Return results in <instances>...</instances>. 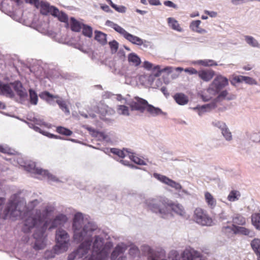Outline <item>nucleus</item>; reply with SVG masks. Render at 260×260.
I'll return each mask as SVG.
<instances>
[{"label":"nucleus","mask_w":260,"mask_h":260,"mask_svg":"<svg viewBox=\"0 0 260 260\" xmlns=\"http://www.w3.org/2000/svg\"><path fill=\"white\" fill-rule=\"evenodd\" d=\"M74 230V239L80 242L84 240L80 245L78 249L68 256V260H74L77 256L82 257L87 254L90 248L92 242L91 237L92 232L95 229L91 223L84 222L83 215L80 213H76L74 217L73 223Z\"/></svg>","instance_id":"nucleus-1"},{"label":"nucleus","mask_w":260,"mask_h":260,"mask_svg":"<svg viewBox=\"0 0 260 260\" xmlns=\"http://www.w3.org/2000/svg\"><path fill=\"white\" fill-rule=\"evenodd\" d=\"M112 246L111 242H107L104 245V239L96 236L93 244L92 254L88 260H104Z\"/></svg>","instance_id":"nucleus-2"},{"label":"nucleus","mask_w":260,"mask_h":260,"mask_svg":"<svg viewBox=\"0 0 260 260\" xmlns=\"http://www.w3.org/2000/svg\"><path fill=\"white\" fill-rule=\"evenodd\" d=\"M17 164L20 167H22L25 171L40 175L44 177H47L49 179H52V176L48 171L41 168H37L36 163L32 161L26 160L20 153H17Z\"/></svg>","instance_id":"nucleus-3"},{"label":"nucleus","mask_w":260,"mask_h":260,"mask_svg":"<svg viewBox=\"0 0 260 260\" xmlns=\"http://www.w3.org/2000/svg\"><path fill=\"white\" fill-rule=\"evenodd\" d=\"M228 85L229 80L226 77L221 75H217L207 89V92L210 95V97L207 100L217 95L223 88Z\"/></svg>","instance_id":"nucleus-4"},{"label":"nucleus","mask_w":260,"mask_h":260,"mask_svg":"<svg viewBox=\"0 0 260 260\" xmlns=\"http://www.w3.org/2000/svg\"><path fill=\"white\" fill-rule=\"evenodd\" d=\"M57 244L54 247L55 253H60L68 250L69 236L64 230L58 229L56 233Z\"/></svg>","instance_id":"nucleus-5"},{"label":"nucleus","mask_w":260,"mask_h":260,"mask_svg":"<svg viewBox=\"0 0 260 260\" xmlns=\"http://www.w3.org/2000/svg\"><path fill=\"white\" fill-rule=\"evenodd\" d=\"M167 199L157 198L146 200L145 204L148 210L153 212L164 213L167 209Z\"/></svg>","instance_id":"nucleus-6"},{"label":"nucleus","mask_w":260,"mask_h":260,"mask_svg":"<svg viewBox=\"0 0 260 260\" xmlns=\"http://www.w3.org/2000/svg\"><path fill=\"white\" fill-rule=\"evenodd\" d=\"M193 218L194 220L202 225L210 226L212 223V219L203 209L197 208L194 211Z\"/></svg>","instance_id":"nucleus-7"},{"label":"nucleus","mask_w":260,"mask_h":260,"mask_svg":"<svg viewBox=\"0 0 260 260\" xmlns=\"http://www.w3.org/2000/svg\"><path fill=\"white\" fill-rule=\"evenodd\" d=\"M47 227V223L46 222L43 224V226L40 230H37L34 234V237L36 239V242L34 245V249L36 250L43 249L45 247L46 237H44V232Z\"/></svg>","instance_id":"nucleus-8"},{"label":"nucleus","mask_w":260,"mask_h":260,"mask_svg":"<svg viewBox=\"0 0 260 260\" xmlns=\"http://www.w3.org/2000/svg\"><path fill=\"white\" fill-rule=\"evenodd\" d=\"M43 222V219L41 216L40 211H37L35 217H29L25 220L23 231L25 233L29 232L31 229L34 227L38 228Z\"/></svg>","instance_id":"nucleus-9"},{"label":"nucleus","mask_w":260,"mask_h":260,"mask_svg":"<svg viewBox=\"0 0 260 260\" xmlns=\"http://www.w3.org/2000/svg\"><path fill=\"white\" fill-rule=\"evenodd\" d=\"M222 231L225 233L233 232L235 234H241L248 236L250 237L254 236V233L250 230L242 226H238L235 224H232V226H223Z\"/></svg>","instance_id":"nucleus-10"},{"label":"nucleus","mask_w":260,"mask_h":260,"mask_svg":"<svg viewBox=\"0 0 260 260\" xmlns=\"http://www.w3.org/2000/svg\"><path fill=\"white\" fill-rule=\"evenodd\" d=\"M39 96L41 99L46 101L48 103H50L52 99H57L56 102L59 105L60 108L66 113H69L70 112L66 102L61 99H59V97L58 95H53L48 91H46L40 93Z\"/></svg>","instance_id":"nucleus-11"},{"label":"nucleus","mask_w":260,"mask_h":260,"mask_svg":"<svg viewBox=\"0 0 260 260\" xmlns=\"http://www.w3.org/2000/svg\"><path fill=\"white\" fill-rule=\"evenodd\" d=\"M148 102L139 96H135L128 104L132 111H138L141 113L145 111V108Z\"/></svg>","instance_id":"nucleus-12"},{"label":"nucleus","mask_w":260,"mask_h":260,"mask_svg":"<svg viewBox=\"0 0 260 260\" xmlns=\"http://www.w3.org/2000/svg\"><path fill=\"white\" fill-rule=\"evenodd\" d=\"M16 211V193L12 195V200L10 201L7 205L4 211L3 218L6 219L8 216L10 217H16L15 212Z\"/></svg>","instance_id":"nucleus-13"},{"label":"nucleus","mask_w":260,"mask_h":260,"mask_svg":"<svg viewBox=\"0 0 260 260\" xmlns=\"http://www.w3.org/2000/svg\"><path fill=\"white\" fill-rule=\"evenodd\" d=\"M169 207L176 214L183 217H186L187 214L183 206L177 203H174L167 199V209Z\"/></svg>","instance_id":"nucleus-14"},{"label":"nucleus","mask_w":260,"mask_h":260,"mask_svg":"<svg viewBox=\"0 0 260 260\" xmlns=\"http://www.w3.org/2000/svg\"><path fill=\"white\" fill-rule=\"evenodd\" d=\"M0 94L9 98L14 96V93L10 84L1 81H0Z\"/></svg>","instance_id":"nucleus-15"},{"label":"nucleus","mask_w":260,"mask_h":260,"mask_svg":"<svg viewBox=\"0 0 260 260\" xmlns=\"http://www.w3.org/2000/svg\"><path fill=\"white\" fill-rule=\"evenodd\" d=\"M215 75V72L211 69L202 70L199 71L198 76L204 81H210Z\"/></svg>","instance_id":"nucleus-16"},{"label":"nucleus","mask_w":260,"mask_h":260,"mask_svg":"<svg viewBox=\"0 0 260 260\" xmlns=\"http://www.w3.org/2000/svg\"><path fill=\"white\" fill-rule=\"evenodd\" d=\"M39 6L40 8L41 13L45 15L49 13H50L52 15L53 9H56L55 7L51 6L49 3L45 2H41L39 4Z\"/></svg>","instance_id":"nucleus-17"},{"label":"nucleus","mask_w":260,"mask_h":260,"mask_svg":"<svg viewBox=\"0 0 260 260\" xmlns=\"http://www.w3.org/2000/svg\"><path fill=\"white\" fill-rule=\"evenodd\" d=\"M68 220L66 215L61 214L55 217L52 222V224L50 229H53L57 227L58 226L63 225Z\"/></svg>","instance_id":"nucleus-18"},{"label":"nucleus","mask_w":260,"mask_h":260,"mask_svg":"<svg viewBox=\"0 0 260 260\" xmlns=\"http://www.w3.org/2000/svg\"><path fill=\"white\" fill-rule=\"evenodd\" d=\"M173 99L180 105H185L189 101L188 96L181 92L175 93L173 95Z\"/></svg>","instance_id":"nucleus-19"},{"label":"nucleus","mask_w":260,"mask_h":260,"mask_svg":"<svg viewBox=\"0 0 260 260\" xmlns=\"http://www.w3.org/2000/svg\"><path fill=\"white\" fill-rule=\"evenodd\" d=\"M215 125L219 127L222 129V134L226 140L230 141L232 139V137L231 133L229 131L228 128L225 127V125L224 123L217 121L215 122Z\"/></svg>","instance_id":"nucleus-20"},{"label":"nucleus","mask_w":260,"mask_h":260,"mask_svg":"<svg viewBox=\"0 0 260 260\" xmlns=\"http://www.w3.org/2000/svg\"><path fill=\"white\" fill-rule=\"evenodd\" d=\"M145 111L153 116L161 115L163 113L160 108L155 107L153 105L149 104L148 103L145 108Z\"/></svg>","instance_id":"nucleus-21"},{"label":"nucleus","mask_w":260,"mask_h":260,"mask_svg":"<svg viewBox=\"0 0 260 260\" xmlns=\"http://www.w3.org/2000/svg\"><path fill=\"white\" fill-rule=\"evenodd\" d=\"M106 24L113 28L115 31L119 33L120 35H122L124 38L126 36L128 32H127L124 28H123L120 26L118 25L117 24H116L110 20H107L106 22Z\"/></svg>","instance_id":"nucleus-22"},{"label":"nucleus","mask_w":260,"mask_h":260,"mask_svg":"<svg viewBox=\"0 0 260 260\" xmlns=\"http://www.w3.org/2000/svg\"><path fill=\"white\" fill-rule=\"evenodd\" d=\"M52 15L58 18V19L63 22L67 23L68 21V15L63 12L59 11L58 9L56 8L55 9H53Z\"/></svg>","instance_id":"nucleus-23"},{"label":"nucleus","mask_w":260,"mask_h":260,"mask_svg":"<svg viewBox=\"0 0 260 260\" xmlns=\"http://www.w3.org/2000/svg\"><path fill=\"white\" fill-rule=\"evenodd\" d=\"M124 38L134 44L141 46L143 44L142 39L128 32L127 34Z\"/></svg>","instance_id":"nucleus-24"},{"label":"nucleus","mask_w":260,"mask_h":260,"mask_svg":"<svg viewBox=\"0 0 260 260\" xmlns=\"http://www.w3.org/2000/svg\"><path fill=\"white\" fill-rule=\"evenodd\" d=\"M125 250V248L121 245H117L111 253V260H115L121 254H122Z\"/></svg>","instance_id":"nucleus-25"},{"label":"nucleus","mask_w":260,"mask_h":260,"mask_svg":"<svg viewBox=\"0 0 260 260\" xmlns=\"http://www.w3.org/2000/svg\"><path fill=\"white\" fill-rule=\"evenodd\" d=\"M82 23L77 21L75 18L71 17L70 20L71 29L72 31L79 32L83 26Z\"/></svg>","instance_id":"nucleus-26"},{"label":"nucleus","mask_w":260,"mask_h":260,"mask_svg":"<svg viewBox=\"0 0 260 260\" xmlns=\"http://www.w3.org/2000/svg\"><path fill=\"white\" fill-rule=\"evenodd\" d=\"M94 39L102 45H105L107 43V35L102 31L95 30L94 31Z\"/></svg>","instance_id":"nucleus-27"},{"label":"nucleus","mask_w":260,"mask_h":260,"mask_svg":"<svg viewBox=\"0 0 260 260\" xmlns=\"http://www.w3.org/2000/svg\"><path fill=\"white\" fill-rule=\"evenodd\" d=\"M205 199L208 206L213 209L216 205V201L213 196L209 192L205 193Z\"/></svg>","instance_id":"nucleus-28"},{"label":"nucleus","mask_w":260,"mask_h":260,"mask_svg":"<svg viewBox=\"0 0 260 260\" xmlns=\"http://www.w3.org/2000/svg\"><path fill=\"white\" fill-rule=\"evenodd\" d=\"M19 86H21V83L20 82L17 81V87ZM17 95L20 97V103L21 104H24L25 101L27 99L28 95L25 89H18L17 88Z\"/></svg>","instance_id":"nucleus-29"},{"label":"nucleus","mask_w":260,"mask_h":260,"mask_svg":"<svg viewBox=\"0 0 260 260\" xmlns=\"http://www.w3.org/2000/svg\"><path fill=\"white\" fill-rule=\"evenodd\" d=\"M201 23V21L199 20L192 21L190 24V28L192 30L196 31L198 33L202 34L206 32L205 29L200 27Z\"/></svg>","instance_id":"nucleus-30"},{"label":"nucleus","mask_w":260,"mask_h":260,"mask_svg":"<svg viewBox=\"0 0 260 260\" xmlns=\"http://www.w3.org/2000/svg\"><path fill=\"white\" fill-rule=\"evenodd\" d=\"M217 94V99L218 101L223 100H231L235 98V95L229 94L226 90H221Z\"/></svg>","instance_id":"nucleus-31"},{"label":"nucleus","mask_w":260,"mask_h":260,"mask_svg":"<svg viewBox=\"0 0 260 260\" xmlns=\"http://www.w3.org/2000/svg\"><path fill=\"white\" fill-rule=\"evenodd\" d=\"M167 20L169 25L171 28L178 31H182V28L180 26L178 22L176 19L170 17L168 18Z\"/></svg>","instance_id":"nucleus-32"},{"label":"nucleus","mask_w":260,"mask_h":260,"mask_svg":"<svg viewBox=\"0 0 260 260\" xmlns=\"http://www.w3.org/2000/svg\"><path fill=\"white\" fill-rule=\"evenodd\" d=\"M233 224L235 225H244L246 224V219L242 215L240 214H236L233 217L232 219Z\"/></svg>","instance_id":"nucleus-33"},{"label":"nucleus","mask_w":260,"mask_h":260,"mask_svg":"<svg viewBox=\"0 0 260 260\" xmlns=\"http://www.w3.org/2000/svg\"><path fill=\"white\" fill-rule=\"evenodd\" d=\"M128 60L135 66H138L141 63L140 57L135 53H131L128 55Z\"/></svg>","instance_id":"nucleus-34"},{"label":"nucleus","mask_w":260,"mask_h":260,"mask_svg":"<svg viewBox=\"0 0 260 260\" xmlns=\"http://www.w3.org/2000/svg\"><path fill=\"white\" fill-rule=\"evenodd\" d=\"M29 102L31 105H36L38 102V96L37 92L32 89H29Z\"/></svg>","instance_id":"nucleus-35"},{"label":"nucleus","mask_w":260,"mask_h":260,"mask_svg":"<svg viewBox=\"0 0 260 260\" xmlns=\"http://www.w3.org/2000/svg\"><path fill=\"white\" fill-rule=\"evenodd\" d=\"M251 222L256 229L260 230V214H253L251 215Z\"/></svg>","instance_id":"nucleus-36"},{"label":"nucleus","mask_w":260,"mask_h":260,"mask_svg":"<svg viewBox=\"0 0 260 260\" xmlns=\"http://www.w3.org/2000/svg\"><path fill=\"white\" fill-rule=\"evenodd\" d=\"M240 193L239 191L232 190L228 196V200L230 202H234L239 199L240 197Z\"/></svg>","instance_id":"nucleus-37"},{"label":"nucleus","mask_w":260,"mask_h":260,"mask_svg":"<svg viewBox=\"0 0 260 260\" xmlns=\"http://www.w3.org/2000/svg\"><path fill=\"white\" fill-rule=\"evenodd\" d=\"M250 245L252 250L255 252H260V239L255 238L251 241Z\"/></svg>","instance_id":"nucleus-38"},{"label":"nucleus","mask_w":260,"mask_h":260,"mask_svg":"<svg viewBox=\"0 0 260 260\" xmlns=\"http://www.w3.org/2000/svg\"><path fill=\"white\" fill-rule=\"evenodd\" d=\"M154 177L160 182L167 184L168 185H169V184L170 183V182L172 180L166 176L157 173H154Z\"/></svg>","instance_id":"nucleus-39"},{"label":"nucleus","mask_w":260,"mask_h":260,"mask_svg":"<svg viewBox=\"0 0 260 260\" xmlns=\"http://www.w3.org/2000/svg\"><path fill=\"white\" fill-rule=\"evenodd\" d=\"M82 34L84 36L88 38H91L92 36V28L91 26L86 24H83Z\"/></svg>","instance_id":"nucleus-40"},{"label":"nucleus","mask_w":260,"mask_h":260,"mask_svg":"<svg viewBox=\"0 0 260 260\" xmlns=\"http://www.w3.org/2000/svg\"><path fill=\"white\" fill-rule=\"evenodd\" d=\"M56 132L60 134L67 136H71L73 133L69 129L62 126L57 127L56 128Z\"/></svg>","instance_id":"nucleus-41"},{"label":"nucleus","mask_w":260,"mask_h":260,"mask_svg":"<svg viewBox=\"0 0 260 260\" xmlns=\"http://www.w3.org/2000/svg\"><path fill=\"white\" fill-rule=\"evenodd\" d=\"M117 110L119 113L120 114L126 116L129 115L128 108L125 105H119Z\"/></svg>","instance_id":"nucleus-42"},{"label":"nucleus","mask_w":260,"mask_h":260,"mask_svg":"<svg viewBox=\"0 0 260 260\" xmlns=\"http://www.w3.org/2000/svg\"><path fill=\"white\" fill-rule=\"evenodd\" d=\"M200 63L205 67L216 66L217 65L215 61L211 59L201 60L200 61Z\"/></svg>","instance_id":"nucleus-43"},{"label":"nucleus","mask_w":260,"mask_h":260,"mask_svg":"<svg viewBox=\"0 0 260 260\" xmlns=\"http://www.w3.org/2000/svg\"><path fill=\"white\" fill-rule=\"evenodd\" d=\"M245 41L252 47H257L258 43L257 41L251 36H245Z\"/></svg>","instance_id":"nucleus-44"},{"label":"nucleus","mask_w":260,"mask_h":260,"mask_svg":"<svg viewBox=\"0 0 260 260\" xmlns=\"http://www.w3.org/2000/svg\"><path fill=\"white\" fill-rule=\"evenodd\" d=\"M110 151L111 153H112L115 155H117L120 158H124L125 156V154L123 150H121L117 149V148H111L110 150Z\"/></svg>","instance_id":"nucleus-45"},{"label":"nucleus","mask_w":260,"mask_h":260,"mask_svg":"<svg viewBox=\"0 0 260 260\" xmlns=\"http://www.w3.org/2000/svg\"><path fill=\"white\" fill-rule=\"evenodd\" d=\"M129 158L130 159L133 161L136 164H137L138 165H143L144 164V160L138 157L135 155L133 153H132L129 155Z\"/></svg>","instance_id":"nucleus-46"},{"label":"nucleus","mask_w":260,"mask_h":260,"mask_svg":"<svg viewBox=\"0 0 260 260\" xmlns=\"http://www.w3.org/2000/svg\"><path fill=\"white\" fill-rule=\"evenodd\" d=\"M109 44L112 52H116L117 51L118 48V43L116 41L113 40L110 42Z\"/></svg>","instance_id":"nucleus-47"},{"label":"nucleus","mask_w":260,"mask_h":260,"mask_svg":"<svg viewBox=\"0 0 260 260\" xmlns=\"http://www.w3.org/2000/svg\"><path fill=\"white\" fill-rule=\"evenodd\" d=\"M169 186L172 187V188H174L177 191H179L182 189V186L181 185V184H179V183L174 181L173 180H171Z\"/></svg>","instance_id":"nucleus-48"},{"label":"nucleus","mask_w":260,"mask_h":260,"mask_svg":"<svg viewBox=\"0 0 260 260\" xmlns=\"http://www.w3.org/2000/svg\"><path fill=\"white\" fill-rule=\"evenodd\" d=\"M245 77L244 76H236L233 78V81L231 82L233 84L234 82L235 83H242L244 81L245 79Z\"/></svg>","instance_id":"nucleus-49"},{"label":"nucleus","mask_w":260,"mask_h":260,"mask_svg":"<svg viewBox=\"0 0 260 260\" xmlns=\"http://www.w3.org/2000/svg\"><path fill=\"white\" fill-rule=\"evenodd\" d=\"M112 7L119 13H125L126 11V8L123 6H118L114 4L112 5Z\"/></svg>","instance_id":"nucleus-50"},{"label":"nucleus","mask_w":260,"mask_h":260,"mask_svg":"<svg viewBox=\"0 0 260 260\" xmlns=\"http://www.w3.org/2000/svg\"><path fill=\"white\" fill-rule=\"evenodd\" d=\"M12 10H9L6 13L8 15L10 16L14 20L16 21V9H14L13 7L12 8Z\"/></svg>","instance_id":"nucleus-51"},{"label":"nucleus","mask_w":260,"mask_h":260,"mask_svg":"<svg viewBox=\"0 0 260 260\" xmlns=\"http://www.w3.org/2000/svg\"><path fill=\"white\" fill-rule=\"evenodd\" d=\"M244 82L251 85L256 84V82L254 79L248 76L245 77V79L244 80Z\"/></svg>","instance_id":"nucleus-52"},{"label":"nucleus","mask_w":260,"mask_h":260,"mask_svg":"<svg viewBox=\"0 0 260 260\" xmlns=\"http://www.w3.org/2000/svg\"><path fill=\"white\" fill-rule=\"evenodd\" d=\"M185 72L188 73V74H198L199 72L193 68H189L185 69Z\"/></svg>","instance_id":"nucleus-53"},{"label":"nucleus","mask_w":260,"mask_h":260,"mask_svg":"<svg viewBox=\"0 0 260 260\" xmlns=\"http://www.w3.org/2000/svg\"><path fill=\"white\" fill-rule=\"evenodd\" d=\"M10 149L7 147H4L3 145L0 144V152L5 154H11L10 152Z\"/></svg>","instance_id":"nucleus-54"},{"label":"nucleus","mask_w":260,"mask_h":260,"mask_svg":"<svg viewBox=\"0 0 260 260\" xmlns=\"http://www.w3.org/2000/svg\"><path fill=\"white\" fill-rule=\"evenodd\" d=\"M164 4L167 7H172L175 9H176L177 8V5L170 1H165Z\"/></svg>","instance_id":"nucleus-55"},{"label":"nucleus","mask_w":260,"mask_h":260,"mask_svg":"<svg viewBox=\"0 0 260 260\" xmlns=\"http://www.w3.org/2000/svg\"><path fill=\"white\" fill-rule=\"evenodd\" d=\"M144 67L149 70L152 69L153 64L149 61H145L144 62Z\"/></svg>","instance_id":"nucleus-56"},{"label":"nucleus","mask_w":260,"mask_h":260,"mask_svg":"<svg viewBox=\"0 0 260 260\" xmlns=\"http://www.w3.org/2000/svg\"><path fill=\"white\" fill-rule=\"evenodd\" d=\"M33 122L35 124H37L40 126L45 125L44 122L42 120L38 119L35 118H34Z\"/></svg>","instance_id":"nucleus-57"},{"label":"nucleus","mask_w":260,"mask_h":260,"mask_svg":"<svg viewBox=\"0 0 260 260\" xmlns=\"http://www.w3.org/2000/svg\"><path fill=\"white\" fill-rule=\"evenodd\" d=\"M148 2L151 5L158 6L161 5L159 0H148Z\"/></svg>","instance_id":"nucleus-58"},{"label":"nucleus","mask_w":260,"mask_h":260,"mask_svg":"<svg viewBox=\"0 0 260 260\" xmlns=\"http://www.w3.org/2000/svg\"><path fill=\"white\" fill-rule=\"evenodd\" d=\"M101 8L103 11H104L105 12H112V11L111 10V9L109 8V7L108 5H107L101 6Z\"/></svg>","instance_id":"nucleus-59"},{"label":"nucleus","mask_w":260,"mask_h":260,"mask_svg":"<svg viewBox=\"0 0 260 260\" xmlns=\"http://www.w3.org/2000/svg\"><path fill=\"white\" fill-rule=\"evenodd\" d=\"M205 13L212 17H216L217 14L216 12L214 11H205Z\"/></svg>","instance_id":"nucleus-60"},{"label":"nucleus","mask_w":260,"mask_h":260,"mask_svg":"<svg viewBox=\"0 0 260 260\" xmlns=\"http://www.w3.org/2000/svg\"><path fill=\"white\" fill-rule=\"evenodd\" d=\"M29 3L31 4H34L37 7H39L40 3L39 0H29Z\"/></svg>","instance_id":"nucleus-61"},{"label":"nucleus","mask_w":260,"mask_h":260,"mask_svg":"<svg viewBox=\"0 0 260 260\" xmlns=\"http://www.w3.org/2000/svg\"><path fill=\"white\" fill-rule=\"evenodd\" d=\"M8 253L9 254L10 256L11 257H16L15 249L12 251H8Z\"/></svg>","instance_id":"nucleus-62"},{"label":"nucleus","mask_w":260,"mask_h":260,"mask_svg":"<svg viewBox=\"0 0 260 260\" xmlns=\"http://www.w3.org/2000/svg\"><path fill=\"white\" fill-rule=\"evenodd\" d=\"M153 69L154 70H157V71H158V73H157V74H156L155 75V76H159V74H160V72H161V71H160V67H159V66H155V67L153 68Z\"/></svg>","instance_id":"nucleus-63"},{"label":"nucleus","mask_w":260,"mask_h":260,"mask_svg":"<svg viewBox=\"0 0 260 260\" xmlns=\"http://www.w3.org/2000/svg\"><path fill=\"white\" fill-rule=\"evenodd\" d=\"M0 113H2V114H3L4 115H6V116H10V117H14V118H16V116H15V115H12V114H10L9 113L3 112V111H1Z\"/></svg>","instance_id":"nucleus-64"}]
</instances>
